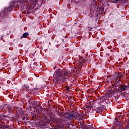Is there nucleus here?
Wrapping results in <instances>:
<instances>
[{"label":"nucleus","instance_id":"f257e3e1","mask_svg":"<svg viewBox=\"0 0 129 129\" xmlns=\"http://www.w3.org/2000/svg\"><path fill=\"white\" fill-rule=\"evenodd\" d=\"M68 76V72L63 73L62 70L57 69L53 74V82L54 85L57 86L58 83H61L62 81H64L65 79H67Z\"/></svg>","mask_w":129,"mask_h":129},{"label":"nucleus","instance_id":"f03ea898","mask_svg":"<svg viewBox=\"0 0 129 129\" xmlns=\"http://www.w3.org/2000/svg\"><path fill=\"white\" fill-rule=\"evenodd\" d=\"M38 0H18L17 7H20L21 10H26L32 9V6L37 4Z\"/></svg>","mask_w":129,"mask_h":129},{"label":"nucleus","instance_id":"7ed1b4c3","mask_svg":"<svg viewBox=\"0 0 129 129\" xmlns=\"http://www.w3.org/2000/svg\"><path fill=\"white\" fill-rule=\"evenodd\" d=\"M96 102H98L99 105H101V107L103 109H105L106 108V105L110 103L109 98L106 97V96H102L99 98H98Z\"/></svg>","mask_w":129,"mask_h":129},{"label":"nucleus","instance_id":"20e7f679","mask_svg":"<svg viewBox=\"0 0 129 129\" xmlns=\"http://www.w3.org/2000/svg\"><path fill=\"white\" fill-rule=\"evenodd\" d=\"M50 124V120L46 118H43L42 121H37L36 123V126H37L38 129L42 128H48L52 129L51 127H49Z\"/></svg>","mask_w":129,"mask_h":129},{"label":"nucleus","instance_id":"39448f33","mask_svg":"<svg viewBox=\"0 0 129 129\" xmlns=\"http://www.w3.org/2000/svg\"><path fill=\"white\" fill-rule=\"evenodd\" d=\"M15 7V2L10 3V5L9 7H6L4 8V10L3 12L0 14V17L2 18V19H5L6 17H8L9 12H12L13 10H14V8Z\"/></svg>","mask_w":129,"mask_h":129},{"label":"nucleus","instance_id":"423d86ee","mask_svg":"<svg viewBox=\"0 0 129 129\" xmlns=\"http://www.w3.org/2000/svg\"><path fill=\"white\" fill-rule=\"evenodd\" d=\"M51 121L56 124L54 126V129H62V127H63V122L62 121V119L57 117H54L51 119Z\"/></svg>","mask_w":129,"mask_h":129},{"label":"nucleus","instance_id":"0eeeda50","mask_svg":"<svg viewBox=\"0 0 129 129\" xmlns=\"http://www.w3.org/2000/svg\"><path fill=\"white\" fill-rule=\"evenodd\" d=\"M22 89L25 90V91L28 92L27 94L26 95V97H30V95H32V94H34L36 93V89H30L29 85H23L22 87Z\"/></svg>","mask_w":129,"mask_h":129},{"label":"nucleus","instance_id":"6e6552de","mask_svg":"<svg viewBox=\"0 0 129 129\" xmlns=\"http://www.w3.org/2000/svg\"><path fill=\"white\" fill-rule=\"evenodd\" d=\"M118 90L119 91H125L129 90V86L126 85L120 84L118 86Z\"/></svg>","mask_w":129,"mask_h":129},{"label":"nucleus","instance_id":"1a4fd4ad","mask_svg":"<svg viewBox=\"0 0 129 129\" xmlns=\"http://www.w3.org/2000/svg\"><path fill=\"white\" fill-rule=\"evenodd\" d=\"M114 128L115 129H121L122 128V125L120 123L119 121L116 120L113 123Z\"/></svg>","mask_w":129,"mask_h":129},{"label":"nucleus","instance_id":"9d476101","mask_svg":"<svg viewBox=\"0 0 129 129\" xmlns=\"http://www.w3.org/2000/svg\"><path fill=\"white\" fill-rule=\"evenodd\" d=\"M75 118L79 120H82L84 118V114L78 113V112H75Z\"/></svg>","mask_w":129,"mask_h":129},{"label":"nucleus","instance_id":"9b49d317","mask_svg":"<svg viewBox=\"0 0 129 129\" xmlns=\"http://www.w3.org/2000/svg\"><path fill=\"white\" fill-rule=\"evenodd\" d=\"M67 118L69 119H72L73 118H75V112L74 113H72V112H70L69 114H68Z\"/></svg>","mask_w":129,"mask_h":129},{"label":"nucleus","instance_id":"f8f14e48","mask_svg":"<svg viewBox=\"0 0 129 129\" xmlns=\"http://www.w3.org/2000/svg\"><path fill=\"white\" fill-rule=\"evenodd\" d=\"M32 95L33 94H31V95H30V97H27V98H29L28 102L30 103V104H32L35 102V101H34V97H32Z\"/></svg>","mask_w":129,"mask_h":129},{"label":"nucleus","instance_id":"ddd939ff","mask_svg":"<svg viewBox=\"0 0 129 129\" xmlns=\"http://www.w3.org/2000/svg\"><path fill=\"white\" fill-rule=\"evenodd\" d=\"M95 111L97 113H99L100 114H101V113H102V111H103V109L101 107H97L95 109Z\"/></svg>","mask_w":129,"mask_h":129},{"label":"nucleus","instance_id":"4468645a","mask_svg":"<svg viewBox=\"0 0 129 129\" xmlns=\"http://www.w3.org/2000/svg\"><path fill=\"white\" fill-rule=\"evenodd\" d=\"M96 102H96V101H91V102H89L88 103V104L92 107H95V103Z\"/></svg>","mask_w":129,"mask_h":129},{"label":"nucleus","instance_id":"2eb2a0df","mask_svg":"<svg viewBox=\"0 0 129 129\" xmlns=\"http://www.w3.org/2000/svg\"><path fill=\"white\" fill-rule=\"evenodd\" d=\"M59 114L62 116V117H63V118H65L66 117V115H68V113L66 112H60Z\"/></svg>","mask_w":129,"mask_h":129},{"label":"nucleus","instance_id":"dca6fc26","mask_svg":"<svg viewBox=\"0 0 129 129\" xmlns=\"http://www.w3.org/2000/svg\"><path fill=\"white\" fill-rule=\"evenodd\" d=\"M116 3H122L123 4L127 2V0H114Z\"/></svg>","mask_w":129,"mask_h":129},{"label":"nucleus","instance_id":"f3484780","mask_svg":"<svg viewBox=\"0 0 129 129\" xmlns=\"http://www.w3.org/2000/svg\"><path fill=\"white\" fill-rule=\"evenodd\" d=\"M28 35H29V33H28V32H25V33H24L22 35V37H21V38H27V37H28Z\"/></svg>","mask_w":129,"mask_h":129},{"label":"nucleus","instance_id":"a211bd4d","mask_svg":"<svg viewBox=\"0 0 129 129\" xmlns=\"http://www.w3.org/2000/svg\"><path fill=\"white\" fill-rule=\"evenodd\" d=\"M120 77H122V76H120V78H119V80L117 82V83H116V86H117V85H118V86H119V81L120 80Z\"/></svg>","mask_w":129,"mask_h":129},{"label":"nucleus","instance_id":"6ab92c4d","mask_svg":"<svg viewBox=\"0 0 129 129\" xmlns=\"http://www.w3.org/2000/svg\"><path fill=\"white\" fill-rule=\"evenodd\" d=\"M100 10L101 13H103V12L104 11V8L103 7H101L100 8Z\"/></svg>","mask_w":129,"mask_h":129},{"label":"nucleus","instance_id":"aec40b11","mask_svg":"<svg viewBox=\"0 0 129 129\" xmlns=\"http://www.w3.org/2000/svg\"><path fill=\"white\" fill-rule=\"evenodd\" d=\"M86 59L84 58V59H83L81 61V64H83V63H84V62H86Z\"/></svg>","mask_w":129,"mask_h":129},{"label":"nucleus","instance_id":"412c9836","mask_svg":"<svg viewBox=\"0 0 129 129\" xmlns=\"http://www.w3.org/2000/svg\"><path fill=\"white\" fill-rule=\"evenodd\" d=\"M67 91H68L70 89V87L68 86V85H67L66 87Z\"/></svg>","mask_w":129,"mask_h":129},{"label":"nucleus","instance_id":"4be33fe9","mask_svg":"<svg viewBox=\"0 0 129 129\" xmlns=\"http://www.w3.org/2000/svg\"><path fill=\"white\" fill-rule=\"evenodd\" d=\"M87 108H92V107L90 106V105L88 103V105L87 106Z\"/></svg>","mask_w":129,"mask_h":129},{"label":"nucleus","instance_id":"5701e85b","mask_svg":"<svg viewBox=\"0 0 129 129\" xmlns=\"http://www.w3.org/2000/svg\"><path fill=\"white\" fill-rule=\"evenodd\" d=\"M129 123H128L127 125H126L125 127L124 128V129H127L129 128Z\"/></svg>","mask_w":129,"mask_h":129},{"label":"nucleus","instance_id":"b1692460","mask_svg":"<svg viewBox=\"0 0 129 129\" xmlns=\"http://www.w3.org/2000/svg\"><path fill=\"white\" fill-rule=\"evenodd\" d=\"M68 98L69 100H70L71 99V96H69Z\"/></svg>","mask_w":129,"mask_h":129},{"label":"nucleus","instance_id":"393cba45","mask_svg":"<svg viewBox=\"0 0 129 129\" xmlns=\"http://www.w3.org/2000/svg\"><path fill=\"white\" fill-rule=\"evenodd\" d=\"M80 60L83 59V57H82V56L80 57Z\"/></svg>","mask_w":129,"mask_h":129},{"label":"nucleus","instance_id":"a878e982","mask_svg":"<svg viewBox=\"0 0 129 129\" xmlns=\"http://www.w3.org/2000/svg\"><path fill=\"white\" fill-rule=\"evenodd\" d=\"M25 117H23V118H22V120H25Z\"/></svg>","mask_w":129,"mask_h":129}]
</instances>
